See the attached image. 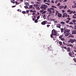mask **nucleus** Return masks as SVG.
<instances>
[{
  "mask_svg": "<svg viewBox=\"0 0 76 76\" xmlns=\"http://www.w3.org/2000/svg\"><path fill=\"white\" fill-rule=\"evenodd\" d=\"M52 33L53 34V35H55V36H57V32L55 29H53L52 31Z\"/></svg>",
  "mask_w": 76,
  "mask_h": 76,
  "instance_id": "obj_1",
  "label": "nucleus"
},
{
  "mask_svg": "<svg viewBox=\"0 0 76 76\" xmlns=\"http://www.w3.org/2000/svg\"><path fill=\"white\" fill-rule=\"evenodd\" d=\"M34 6L35 7L37 10H40V8H39V7H38L39 6V5L38 4H34Z\"/></svg>",
  "mask_w": 76,
  "mask_h": 76,
  "instance_id": "obj_2",
  "label": "nucleus"
},
{
  "mask_svg": "<svg viewBox=\"0 0 76 76\" xmlns=\"http://www.w3.org/2000/svg\"><path fill=\"white\" fill-rule=\"evenodd\" d=\"M68 42H71L72 44H73V42H76V39H70L68 41Z\"/></svg>",
  "mask_w": 76,
  "mask_h": 76,
  "instance_id": "obj_3",
  "label": "nucleus"
},
{
  "mask_svg": "<svg viewBox=\"0 0 76 76\" xmlns=\"http://www.w3.org/2000/svg\"><path fill=\"white\" fill-rule=\"evenodd\" d=\"M47 7V6L45 5L42 4L41 5V6L40 7L41 9H44L45 10H46V8Z\"/></svg>",
  "mask_w": 76,
  "mask_h": 76,
  "instance_id": "obj_4",
  "label": "nucleus"
},
{
  "mask_svg": "<svg viewBox=\"0 0 76 76\" xmlns=\"http://www.w3.org/2000/svg\"><path fill=\"white\" fill-rule=\"evenodd\" d=\"M54 8H50L48 9V11L49 12V14H51V13H52L51 10H54Z\"/></svg>",
  "mask_w": 76,
  "mask_h": 76,
  "instance_id": "obj_5",
  "label": "nucleus"
},
{
  "mask_svg": "<svg viewBox=\"0 0 76 76\" xmlns=\"http://www.w3.org/2000/svg\"><path fill=\"white\" fill-rule=\"evenodd\" d=\"M63 15L62 16L63 18H64V17H67V14L66 13H63Z\"/></svg>",
  "mask_w": 76,
  "mask_h": 76,
  "instance_id": "obj_6",
  "label": "nucleus"
},
{
  "mask_svg": "<svg viewBox=\"0 0 76 76\" xmlns=\"http://www.w3.org/2000/svg\"><path fill=\"white\" fill-rule=\"evenodd\" d=\"M69 54L70 56L72 57H75V55H72V54L71 53H69Z\"/></svg>",
  "mask_w": 76,
  "mask_h": 76,
  "instance_id": "obj_7",
  "label": "nucleus"
},
{
  "mask_svg": "<svg viewBox=\"0 0 76 76\" xmlns=\"http://www.w3.org/2000/svg\"><path fill=\"white\" fill-rule=\"evenodd\" d=\"M56 27L57 28H60L61 27V25L60 24H57L56 25Z\"/></svg>",
  "mask_w": 76,
  "mask_h": 76,
  "instance_id": "obj_8",
  "label": "nucleus"
},
{
  "mask_svg": "<svg viewBox=\"0 0 76 76\" xmlns=\"http://www.w3.org/2000/svg\"><path fill=\"white\" fill-rule=\"evenodd\" d=\"M69 13L70 15H71V14H72V13L74 14L75 13H76V12H75V11H71L70 12H69Z\"/></svg>",
  "mask_w": 76,
  "mask_h": 76,
  "instance_id": "obj_9",
  "label": "nucleus"
},
{
  "mask_svg": "<svg viewBox=\"0 0 76 76\" xmlns=\"http://www.w3.org/2000/svg\"><path fill=\"white\" fill-rule=\"evenodd\" d=\"M41 24L43 25H45L46 24V22L45 21H44L41 23Z\"/></svg>",
  "mask_w": 76,
  "mask_h": 76,
  "instance_id": "obj_10",
  "label": "nucleus"
},
{
  "mask_svg": "<svg viewBox=\"0 0 76 76\" xmlns=\"http://www.w3.org/2000/svg\"><path fill=\"white\" fill-rule=\"evenodd\" d=\"M58 17H59V18H61V17L62 16V15L59 13H58Z\"/></svg>",
  "mask_w": 76,
  "mask_h": 76,
  "instance_id": "obj_11",
  "label": "nucleus"
},
{
  "mask_svg": "<svg viewBox=\"0 0 76 76\" xmlns=\"http://www.w3.org/2000/svg\"><path fill=\"white\" fill-rule=\"evenodd\" d=\"M67 46H68L69 47H73V45H72V44H68L66 45Z\"/></svg>",
  "mask_w": 76,
  "mask_h": 76,
  "instance_id": "obj_12",
  "label": "nucleus"
},
{
  "mask_svg": "<svg viewBox=\"0 0 76 76\" xmlns=\"http://www.w3.org/2000/svg\"><path fill=\"white\" fill-rule=\"evenodd\" d=\"M72 34H76V30H73L72 31Z\"/></svg>",
  "mask_w": 76,
  "mask_h": 76,
  "instance_id": "obj_13",
  "label": "nucleus"
},
{
  "mask_svg": "<svg viewBox=\"0 0 76 76\" xmlns=\"http://www.w3.org/2000/svg\"><path fill=\"white\" fill-rule=\"evenodd\" d=\"M64 6H59V9L60 10V9H62L63 8H64Z\"/></svg>",
  "mask_w": 76,
  "mask_h": 76,
  "instance_id": "obj_14",
  "label": "nucleus"
},
{
  "mask_svg": "<svg viewBox=\"0 0 76 76\" xmlns=\"http://www.w3.org/2000/svg\"><path fill=\"white\" fill-rule=\"evenodd\" d=\"M24 4L26 5V6H29V3L28 2H25Z\"/></svg>",
  "mask_w": 76,
  "mask_h": 76,
  "instance_id": "obj_15",
  "label": "nucleus"
},
{
  "mask_svg": "<svg viewBox=\"0 0 76 76\" xmlns=\"http://www.w3.org/2000/svg\"><path fill=\"white\" fill-rule=\"evenodd\" d=\"M70 35V33H67L65 34V36H69Z\"/></svg>",
  "mask_w": 76,
  "mask_h": 76,
  "instance_id": "obj_16",
  "label": "nucleus"
},
{
  "mask_svg": "<svg viewBox=\"0 0 76 76\" xmlns=\"http://www.w3.org/2000/svg\"><path fill=\"white\" fill-rule=\"evenodd\" d=\"M30 12H32V13H33L34 12H36V11L35 10L33 11L32 10H30Z\"/></svg>",
  "mask_w": 76,
  "mask_h": 76,
  "instance_id": "obj_17",
  "label": "nucleus"
},
{
  "mask_svg": "<svg viewBox=\"0 0 76 76\" xmlns=\"http://www.w3.org/2000/svg\"><path fill=\"white\" fill-rule=\"evenodd\" d=\"M63 35H61L59 37V38H60V39H61V38H62V37H63Z\"/></svg>",
  "mask_w": 76,
  "mask_h": 76,
  "instance_id": "obj_18",
  "label": "nucleus"
},
{
  "mask_svg": "<svg viewBox=\"0 0 76 76\" xmlns=\"http://www.w3.org/2000/svg\"><path fill=\"white\" fill-rule=\"evenodd\" d=\"M53 33H52L50 34V37H51V38H53Z\"/></svg>",
  "mask_w": 76,
  "mask_h": 76,
  "instance_id": "obj_19",
  "label": "nucleus"
},
{
  "mask_svg": "<svg viewBox=\"0 0 76 76\" xmlns=\"http://www.w3.org/2000/svg\"><path fill=\"white\" fill-rule=\"evenodd\" d=\"M70 37H71V38H74V36L72 34H70Z\"/></svg>",
  "mask_w": 76,
  "mask_h": 76,
  "instance_id": "obj_20",
  "label": "nucleus"
},
{
  "mask_svg": "<svg viewBox=\"0 0 76 76\" xmlns=\"http://www.w3.org/2000/svg\"><path fill=\"white\" fill-rule=\"evenodd\" d=\"M22 13L23 14H26V11H23L22 12Z\"/></svg>",
  "mask_w": 76,
  "mask_h": 76,
  "instance_id": "obj_21",
  "label": "nucleus"
},
{
  "mask_svg": "<svg viewBox=\"0 0 76 76\" xmlns=\"http://www.w3.org/2000/svg\"><path fill=\"white\" fill-rule=\"evenodd\" d=\"M43 18H45L46 17V15L44 14L43 15Z\"/></svg>",
  "mask_w": 76,
  "mask_h": 76,
  "instance_id": "obj_22",
  "label": "nucleus"
},
{
  "mask_svg": "<svg viewBox=\"0 0 76 76\" xmlns=\"http://www.w3.org/2000/svg\"><path fill=\"white\" fill-rule=\"evenodd\" d=\"M67 50H68V51H69V52H70V48H68L67 49Z\"/></svg>",
  "mask_w": 76,
  "mask_h": 76,
  "instance_id": "obj_23",
  "label": "nucleus"
},
{
  "mask_svg": "<svg viewBox=\"0 0 76 76\" xmlns=\"http://www.w3.org/2000/svg\"><path fill=\"white\" fill-rule=\"evenodd\" d=\"M70 22V21L69 20H67L66 21V23H69Z\"/></svg>",
  "mask_w": 76,
  "mask_h": 76,
  "instance_id": "obj_24",
  "label": "nucleus"
},
{
  "mask_svg": "<svg viewBox=\"0 0 76 76\" xmlns=\"http://www.w3.org/2000/svg\"><path fill=\"white\" fill-rule=\"evenodd\" d=\"M59 44H60V45H62V42L61 41L59 42Z\"/></svg>",
  "mask_w": 76,
  "mask_h": 76,
  "instance_id": "obj_25",
  "label": "nucleus"
},
{
  "mask_svg": "<svg viewBox=\"0 0 76 76\" xmlns=\"http://www.w3.org/2000/svg\"><path fill=\"white\" fill-rule=\"evenodd\" d=\"M61 32H63L64 31V29H63V28H61Z\"/></svg>",
  "mask_w": 76,
  "mask_h": 76,
  "instance_id": "obj_26",
  "label": "nucleus"
},
{
  "mask_svg": "<svg viewBox=\"0 0 76 76\" xmlns=\"http://www.w3.org/2000/svg\"><path fill=\"white\" fill-rule=\"evenodd\" d=\"M67 28H64V31H65V32H66V31H67Z\"/></svg>",
  "mask_w": 76,
  "mask_h": 76,
  "instance_id": "obj_27",
  "label": "nucleus"
},
{
  "mask_svg": "<svg viewBox=\"0 0 76 76\" xmlns=\"http://www.w3.org/2000/svg\"><path fill=\"white\" fill-rule=\"evenodd\" d=\"M58 13V11H56V14H55V15H57V14Z\"/></svg>",
  "mask_w": 76,
  "mask_h": 76,
  "instance_id": "obj_28",
  "label": "nucleus"
},
{
  "mask_svg": "<svg viewBox=\"0 0 76 76\" xmlns=\"http://www.w3.org/2000/svg\"><path fill=\"white\" fill-rule=\"evenodd\" d=\"M61 5V4H60V3L59 2L58 3V4H57V6H60Z\"/></svg>",
  "mask_w": 76,
  "mask_h": 76,
  "instance_id": "obj_29",
  "label": "nucleus"
},
{
  "mask_svg": "<svg viewBox=\"0 0 76 76\" xmlns=\"http://www.w3.org/2000/svg\"><path fill=\"white\" fill-rule=\"evenodd\" d=\"M35 23H37L38 22V20L37 19L35 20L34 21Z\"/></svg>",
  "mask_w": 76,
  "mask_h": 76,
  "instance_id": "obj_30",
  "label": "nucleus"
},
{
  "mask_svg": "<svg viewBox=\"0 0 76 76\" xmlns=\"http://www.w3.org/2000/svg\"><path fill=\"white\" fill-rule=\"evenodd\" d=\"M46 11H44V12H42V14H44L45 13H46Z\"/></svg>",
  "mask_w": 76,
  "mask_h": 76,
  "instance_id": "obj_31",
  "label": "nucleus"
},
{
  "mask_svg": "<svg viewBox=\"0 0 76 76\" xmlns=\"http://www.w3.org/2000/svg\"><path fill=\"white\" fill-rule=\"evenodd\" d=\"M60 23H61V24H63V25H64V24H65V23H64V22H61Z\"/></svg>",
  "mask_w": 76,
  "mask_h": 76,
  "instance_id": "obj_32",
  "label": "nucleus"
},
{
  "mask_svg": "<svg viewBox=\"0 0 76 76\" xmlns=\"http://www.w3.org/2000/svg\"><path fill=\"white\" fill-rule=\"evenodd\" d=\"M70 31V30H68V29H67V31H66V32H69Z\"/></svg>",
  "mask_w": 76,
  "mask_h": 76,
  "instance_id": "obj_33",
  "label": "nucleus"
},
{
  "mask_svg": "<svg viewBox=\"0 0 76 76\" xmlns=\"http://www.w3.org/2000/svg\"><path fill=\"white\" fill-rule=\"evenodd\" d=\"M70 31V30H68V29H67V31H66V32H69Z\"/></svg>",
  "mask_w": 76,
  "mask_h": 76,
  "instance_id": "obj_34",
  "label": "nucleus"
},
{
  "mask_svg": "<svg viewBox=\"0 0 76 76\" xmlns=\"http://www.w3.org/2000/svg\"><path fill=\"white\" fill-rule=\"evenodd\" d=\"M76 20H72V22H73V23H75V22H76Z\"/></svg>",
  "mask_w": 76,
  "mask_h": 76,
  "instance_id": "obj_35",
  "label": "nucleus"
},
{
  "mask_svg": "<svg viewBox=\"0 0 76 76\" xmlns=\"http://www.w3.org/2000/svg\"><path fill=\"white\" fill-rule=\"evenodd\" d=\"M61 40H62V41H65V39H64V38H61Z\"/></svg>",
  "mask_w": 76,
  "mask_h": 76,
  "instance_id": "obj_36",
  "label": "nucleus"
},
{
  "mask_svg": "<svg viewBox=\"0 0 76 76\" xmlns=\"http://www.w3.org/2000/svg\"><path fill=\"white\" fill-rule=\"evenodd\" d=\"M52 13H55V10H54H54H52Z\"/></svg>",
  "mask_w": 76,
  "mask_h": 76,
  "instance_id": "obj_37",
  "label": "nucleus"
},
{
  "mask_svg": "<svg viewBox=\"0 0 76 76\" xmlns=\"http://www.w3.org/2000/svg\"><path fill=\"white\" fill-rule=\"evenodd\" d=\"M51 7H52V8H57V7H56V6H52Z\"/></svg>",
  "mask_w": 76,
  "mask_h": 76,
  "instance_id": "obj_38",
  "label": "nucleus"
},
{
  "mask_svg": "<svg viewBox=\"0 0 76 76\" xmlns=\"http://www.w3.org/2000/svg\"><path fill=\"white\" fill-rule=\"evenodd\" d=\"M69 24H70V25H73V23L72 22H70L69 23Z\"/></svg>",
  "mask_w": 76,
  "mask_h": 76,
  "instance_id": "obj_39",
  "label": "nucleus"
},
{
  "mask_svg": "<svg viewBox=\"0 0 76 76\" xmlns=\"http://www.w3.org/2000/svg\"><path fill=\"white\" fill-rule=\"evenodd\" d=\"M24 7H25V9L28 8V7L27 6H25Z\"/></svg>",
  "mask_w": 76,
  "mask_h": 76,
  "instance_id": "obj_40",
  "label": "nucleus"
},
{
  "mask_svg": "<svg viewBox=\"0 0 76 76\" xmlns=\"http://www.w3.org/2000/svg\"><path fill=\"white\" fill-rule=\"evenodd\" d=\"M66 19H67L68 20H71V18H66Z\"/></svg>",
  "mask_w": 76,
  "mask_h": 76,
  "instance_id": "obj_41",
  "label": "nucleus"
},
{
  "mask_svg": "<svg viewBox=\"0 0 76 76\" xmlns=\"http://www.w3.org/2000/svg\"><path fill=\"white\" fill-rule=\"evenodd\" d=\"M32 7V5H31L29 6V8L31 9Z\"/></svg>",
  "mask_w": 76,
  "mask_h": 76,
  "instance_id": "obj_42",
  "label": "nucleus"
},
{
  "mask_svg": "<svg viewBox=\"0 0 76 76\" xmlns=\"http://www.w3.org/2000/svg\"><path fill=\"white\" fill-rule=\"evenodd\" d=\"M63 48H64V49H65V50H67V47H63Z\"/></svg>",
  "mask_w": 76,
  "mask_h": 76,
  "instance_id": "obj_43",
  "label": "nucleus"
},
{
  "mask_svg": "<svg viewBox=\"0 0 76 76\" xmlns=\"http://www.w3.org/2000/svg\"><path fill=\"white\" fill-rule=\"evenodd\" d=\"M15 4H19V3H18V2H17V1H15Z\"/></svg>",
  "mask_w": 76,
  "mask_h": 76,
  "instance_id": "obj_44",
  "label": "nucleus"
},
{
  "mask_svg": "<svg viewBox=\"0 0 76 76\" xmlns=\"http://www.w3.org/2000/svg\"><path fill=\"white\" fill-rule=\"evenodd\" d=\"M74 29H75L76 30V25H75L74 27Z\"/></svg>",
  "mask_w": 76,
  "mask_h": 76,
  "instance_id": "obj_45",
  "label": "nucleus"
},
{
  "mask_svg": "<svg viewBox=\"0 0 76 76\" xmlns=\"http://www.w3.org/2000/svg\"><path fill=\"white\" fill-rule=\"evenodd\" d=\"M39 17H40V16H39L38 17H37V19H39Z\"/></svg>",
  "mask_w": 76,
  "mask_h": 76,
  "instance_id": "obj_46",
  "label": "nucleus"
},
{
  "mask_svg": "<svg viewBox=\"0 0 76 76\" xmlns=\"http://www.w3.org/2000/svg\"><path fill=\"white\" fill-rule=\"evenodd\" d=\"M72 18H74V19H76V17L74 16V15H73V16Z\"/></svg>",
  "mask_w": 76,
  "mask_h": 76,
  "instance_id": "obj_47",
  "label": "nucleus"
},
{
  "mask_svg": "<svg viewBox=\"0 0 76 76\" xmlns=\"http://www.w3.org/2000/svg\"><path fill=\"white\" fill-rule=\"evenodd\" d=\"M71 12V11L70 10H68L67 11V12Z\"/></svg>",
  "mask_w": 76,
  "mask_h": 76,
  "instance_id": "obj_48",
  "label": "nucleus"
},
{
  "mask_svg": "<svg viewBox=\"0 0 76 76\" xmlns=\"http://www.w3.org/2000/svg\"><path fill=\"white\" fill-rule=\"evenodd\" d=\"M17 11H18V12H21V10H19V9H18L17 10Z\"/></svg>",
  "mask_w": 76,
  "mask_h": 76,
  "instance_id": "obj_49",
  "label": "nucleus"
},
{
  "mask_svg": "<svg viewBox=\"0 0 76 76\" xmlns=\"http://www.w3.org/2000/svg\"><path fill=\"white\" fill-rule=\"evenodd\" d=\"M50 26V25H47V26L48 27V28H49Z\"/></svg>",
  "mask_w": 76,
  "mask_h": 76,
  "instance_id": "obj_50",
  "label": "nucleus"
},
{
  "mask_svg": "<svg viewBox=\"0 0 76 76\" xmlns=\"http://www.w3.org/2000/svg\"><path fill=\"white\" fill-rule=\"evenodd\" d=\"M29 12V10H26V13H27Z\"/></svg>",
  "mask_w": 76,
  "mask_h": 76,
  "instance_id": "obj_51",
  "label": "nucleus"
},
{
  "mask_svg": "<svg viewBox=\"0 0 76 76\" xmlns=\"http://www.w3.org/2000/svg\"><path fill=\"white\" fill-rule=\"evenodd\" d=\"M64 8L65 9H66L67 8V6L66 5H65L64 7Z\"/></svg>",
  "mask_w": 76,
  "mask_h": 76,
  "instance_id": "obj_52",
  "label": "nucleus"
},
{
  "mask_svg": "<svg viewBox=\"0 0 76 76\" xmlns=\"http://www.w3.org/2000/svg\"><path fill=\"white\" fill-rule=\"evenodd\" d=\"M44 10V9H42V10H41L40 11L41 12H43V11Z\"/></svg>",
  "mask_w": 76,
  "mask_h": 76,
  "instance_id": "obj_53",
  "label": "nucleus"
},
{
  "mask_svg": "<svg viewBox=\"0 0 76 76\" xmlns=\"http://www.w3.org/2000/svg\"><path fill=\"white\" fill-rule=\"evenodd\" d=\"M54 23H57V21H54Z\"/></svg>",
  "mask_w": 76,
  "mask_h": 76,
  "instance_id": "obj_54",
  "label": "nucleus"
},
{
  "mask_svg": "<svg viewBox=\"0 0 76 76\" xmlns=\"http://www.w3.org/2000/svg\"><path fill=\"white\" fill-rule=\"evenodd\" d=\"M58 1L56 0L55 1V3L57 4V2H58Z\"/></svg>",
  "mask_w": 76,
  "mask_h": 76,
  "instance_id": "obj_55",
  "label": "nucleus"
},
{
  "mask_svg": "<svg viewBox=\"0 0 76 76\" xmlns=\"http://www.w3.org/2000/svg\"><path fill=\"white\" fill-rule=\"evenodd\" d=\"M62 13H64L65 12V11L64 10H62Z\"/></svg>",
  "mask_w": 76,
  "mask_h": 76,
  "instance_id": "obj_56",
  "label": "nucleus"
},
{
  "mask_svg": "<svg viewBox=\"0 0 76 76\" xmlns=\"http://www.w3.org/2000/svg\"><path fill=\"white\" fill-rule=\"evenodd\" d=\"M37 4H40V2L37 1Z\"/></svg>",
  "mask_w": 76,
  "mask_h": 76,
  "instance_id": "obj_57",
  "label": "nucleus"
},
{
  "mask_svg": "<svg viewBox=\"0 0 76 76\" xmlns=\"http://www.w3.org/2000/svg\"><path fill=\"white\" fill-rule=\"evenodd\" d=\"M73 60H74V61H76V58H74L73 59Z\"/></svg>",
  "mask_w": 76,
  "mask_h": 76,
  "instance_id": "obj_58",
  "label": "nucleus"
},
{
  "mask_svg": "<svg viewBox=\"0 0 76 76\" xmlns=\"http://www.w3.org/2000/svg\"><path fill=\"white\" fill-rule=\"evenodd\" d=\"M72 7H73V8H75V5L74 6H73Z\"/></svg>",
  "mask_w": 76,
  "mask_h": 76,
  "instance_id": "obj_59",
  "label": "nucleus"
},
{
  "mask_svg": "<svg viewBox=\"0 0 76 76\" xmlns=\"http://www.w3.org/2000/svg\"><path fill=\"white\" fill-rule=\"evenodd\" d=\"M51 2V3H54V1L53 0H52Z\"/></svg>",
  "mask_w": 76,
  "mask_h": 76,
  "instance_id": "obj_60",
  "label": "nucleus"
},
{
  "mask_svg": "<svg viewBox=\"0 0 76 76\" xmlns=\"http://www.w3.org/2000/svg\"><path fill=\"white\" fill-rule=\"evenodd\" d=\"M47 1V0H44V2H46Z\"/></svg>",
  "mask_w": 76,
  "mask_h": 76,
  "instance_id": "obj_61",
  "label": "nucleus"
},
{
  "mask_svg": "<svg viewBox=\"0 0 76 76\" xmlns=\"http://www.w3.org/2000/svg\"><path fill=\"white\" fill-rule=\"evenodd\" d=\"M72 55H73V54H75V53H74V52L73 51L72 52Z\"/></svg>",
  "mask_w": 76,
  "mask_h": 76,
  "instance_id": "obj_62",
  "label": "nucleus"
},
{
  "mask_svg": "<svg viewBox=\"0 0 76 76\" xmlns=\"http://www.w3.org/2000/svg\"><path fill=\"white\" fill-rule=\"evenodd\" d=\"M16 7V6L15 5L13 6L12 7Z\"/></svg>",
  "mask_w": 76,
  "mask_h": 76,
  "instance_id": "obj_63",
  "label": "nucleus"
},
{
  "mask_svg": "<svg viewBox=\"0 0 76 76\" xmlns=\"http://www.w3.org/2000/svg\"><path fill=\"white\" fill-rule=\"evenodd\" d=\"M32 20H35V19H34V18H32Z\"/></svg>",
  "mask_w": 76,
  "mask_h": 76,
  "instance_id": "obj_64",
  "label": "nucleus"
}]
</instances>
